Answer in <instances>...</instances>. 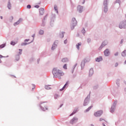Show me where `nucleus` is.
<instances>
[{
	"label": "nucleus",
	"instance_id": "nucleus-51",
	"mask_svg": "<svg viewBox=\"0 0 126 126\" xmlns=\"http://www.w3.org/2000/svg\"><path fill=\"white\" fill-rule=\"evenodd\" d=\"M103 126H106L104 124H103Z\"/></svg>",
	"mask_w": 126,
	"mask_h": 126
},
{
	"label": "nucleus",
	"instance_id": "nucleus-52",
	"mask_svg": "<svg viewBox=\"0 0 126 126\" xmlns=\"http://www.w3.org/2000/svg\"><path fill=\"white\" fill-rule=\"evenodd\" d=\"M117 1H120V0H117Z\"/></svg>",
	"mask_w": 126,
	"mask_h": 126
},
{
	"label": "nucleus",
	"instance_id": "nucleus-34",
	"mask_svg": "<svg viewBox=\"0 0 126 126\" xmlns=\"http://www.w3.org/2000/svg\"><path fill=\"white\" fill-rule=\"evenodd\" d=\"M27 8H29V9L31 8V5H27Z\"/></svg>",
	"mask_w": 126,
	"mask_h": 126
},
{
	"label": "nucleus",
	"instance_id": "nucleus-47",
	"mask_svg": "<svg viewBox=\"0 0 126 126\" xmlns=\"http://www.w3.org/2000/svg\"><path fill=\"white\" fill-rule=\"evenodd\" d=\"M0 63H1V60L0 59Z\"/></svg>",
	"mask_w": 126,
	"mask_h": 126
},
{
	"label": "nucleus",
	"instance_id": "nucleus-54",
	"mask_svg": "<svg viewBox=\"0 0 126 126\" xmlns=\"http://www.w3.org/2000/svg\"><path fill=\"white\" fill-rule=\"evenodd\" d=\"M35 36V35H33L32 36L34 37Z\"/></svg>",
	"mask_w": 126,
	"mask_h": 126
},
{
	"label": "nucleus",
	"instance_id": "nucleus-10",
	"mask_svg": "<svg viewBox=\"0 0 126 126\" xmlns=\"http://www.w3.org/2000/svg\"><path fill=\"white\" fill-rule=\"evenodd\" d=\"M87 62V61L86 60V59L84 60L81 64V66H82V67H84V65H85V62Z\"/></svg>",
	"mask_w": 126,
	"mask_h": 126
},
{
	"label": "nucleus",
	"instance_id": "nucleus-21",
	"mask_svg": "<svg viewBox=\"0 0 126 126\" xmlns=\"http://www.w3.org/2000/svg\"><path fill=\"white\" fill-rule=\"evenodd\" d=\"M39 34H40V35H43V34H44V31H43V30H40V31H39Z\"/></svg>",
	"mask_w": 126,
	"mask_h": 126
},
{
	"label": "nucleus",
	"instance_id": "nucleus-29",
	"mask_svg": "<svg viewBox=\"0 0 126 126\" xmlns=\"http://www.w3.org/2000/svg\"><path fill=\"white\" fill-rule=\"evenodd\" d=\"M114 111H115V109L113 107H111V113H114Z\"/></svg>",
	"mask_w": 126,
	"mask_h": 126
},
{
	"label": "nucleus",
	"instance_id": "nucleus-43",
	"mask_svg": "<svg viewBox=\"0 0 126 126\" xmlns=\"http://www.w3.org/2000/svg\"><path fill=\"white\" fill-rule=\"evenodd\" d=\"M71 73H73V69L71 71Z\"/></svg>",
	"mask_w": 126,
	"mask_h": 126
},
{
	"label": "nucleus",
	"instance_id": "nucleus-45",
	"mask_svg": "<svg viewBox=\"0 0 126 126\" xmlns=\"http://www.w3.org/2000/svg\"><path fill=\"white\" fill-rule=\"evenodd\" d=\"M84 2H85V0H83V3H84Z\"/></svg>",
	"mask_w": 126,
	"mask_h": 126
},
{
	"label": "nucleus",
	"instance_id": "nucleus-35",
	"mask_svg": "<svg viewBox=\"0 0 126 126\" xmlns=\"http://www.w3.org/2000/svg\"><path fill=\"white\" fill-rule=\"evenodd\" d=\"M104 11L105 12H106V11H108V9L107 8H105L104 9Z\"/></svg>",
	"mask_w": 126,
	"mask_h": 126
},
{
	"label": "nucleus",
	"instance_id": "nucleus-46",
	"mask_svg": "<svg viewBox=\"0 0 126 126\" xmlns=\"http://www.w3.org/2000/svg\"><path fill=\"white\" fill-rule=\"evenodd\" d=\"M114 104H115V105H116V104H117V101H115Z\"/></svg>",
	"mask_w": 126,
	"mask_h": 126
},
{
	"label": "nucleus",
	"instance_id": "nucleus-8",
	"mask_svg": "<svg viewBox=\"0 0 126 126\" xmlns=\"http://www.w3.org/2000/svg\"><path fill=\"white\" fill-rule=\"evenodd\" d=\"M104 56L106 57H108L109 55H110V51H109V49H106L104 52Z\"/></svg>",
	"mask_w": 126,
	"mask_h": 126
},
{
	"label": "nucleus",
	"instance_id": "nucleus-16",
	"mask_svg": "<svg viewBox=\"0 0 126 126\" xmlns=\"http://www.w3.org/2000/svg\"><path fill=\"white\" fill-rule=\"evenodd\" d=\"M122 56L123 57H126V50H124L122 53Z\"/></svg>",
	"mask_w": 126,
	"mask_h": 126
},
{
	"label": "nucleus",
	"instance_id": "nucleus-28",
	"mask_svg": "<svg viewBox=\"0 0 126 126\" xmlns=\"http://www.w3.org/2000/svg\"><path fill=\"white\" fill-rule=\"evenodd\" d=\"M19 55H21V54H22V50L19 49Z\"/></svg>",
	"mask_w": 126,
	"mask_h": 126
},
{
	"label": "nucleus",
	"instance_id": "nucleus-13",
	"mask_svg": "<svg viewBox=\"0 0 126 126\" xmlns=\"http://www.w3.org/2000/svg\"><path fill=\"white\" fill-rule=\"evenodd\" d=\"M67 85H68V82H67L64 85V86L63 87L62 89H61L60 90V91H63V90H64V88H65V86H66Z\"/></svg>",
	"mask_w": 126,
	"mask_h": 126
},
{
	"label": "nucleus",
	"instance_id": "nucleus-36",
	"mask_svg": "<svg viewBox=\"0 0 126 126\" xmlns=\"http://www.w3.org/2000/svg\"><path fill=\"white\" fill-rule=\"evenodd\" d=\"M67 43V40L66 39V40H65L64 41V44H66Z\"/></svg>",
	"mask_w": 126,
	"mask_h": 126
},
{
	"label": "nucleus",
	"instance_id": "nucleus-50",
	"mask_svg": "<svg viewBox=\"0 0 126 126\" xmlns=\"http://www.w3.org/2000/svg\"><path fill=\"white\" fill-rule=\"evenodd\" d=\"M1 19H2V16L0 17Z\"/></svg>",
	"mask_w": 126,
	"mask_h": 126
},
{
	"label": "nucleus",
	"instance_id": "nucleus-44",
	"mask_svg": "<svg viewBox=\"0 0 126 126\" xmlns=\"http://www.w3.org/2000/svg\"><path fill=\"white\" fill-rule=\"evenodd\" d=\"M52 50H54V46H52Z\"/></svg>",
	"mask_w": 126,
	"mask_h": 126
},
{
	"label": "nucleus",
	"instance_id": "nucleus-32",
	"mask_svg": "<svg viewBox=\"0 0 126 126\" xmlns=\"http://www.w3.org/2000/svg\"><path fill=\"white\" fill-rule=\"evenodd\" d=\"M19 23H20L19 21H18L16 23H15L14 25L15 26V25H17V24H19Z\"/></svg>",
	"mask_w": 126,
	"mask_h": 126
},
{
	"label": "nucleus",
	"instance_id": "nucleus-26",
	"mask_svg": "<svg viewBox=\"0 0 126 126\" xmlns=\"http://www.w3.org/2000/svg\"><path fill=\"white\" fill-rule=\"evenodd\" d=\"M28 43L24 42L22 44V46H26V45H28Z\"/></svg>",
	"mask_w": 126,
	"mask_h": 126
},
{
	"label": "nucleus",
	"instance_id": "nucleus-7",
	"mask_svg": "<svg viewBox=\"0 0 126 126\" xmlns=\"http://www.w3.org/2000/svg\"><path fill=\"white\" fill-rule=\"evenodd\" d=\"M78 121V119L77 118H73L71 121H70V124L71 125H73V124L76 123Z\"/></svg>",
	"mask_w": 126,
	"mask_h": 126
},
{
	"label": "nucleus",
	"instance_id": "nucleus-18",
	"mask_svg": "<svg viewBox=\"0 0 126 126\" xmlns=\"http://www.w3.org/2000/svg\"><path fill=\"white\" fill-rule=\"evenodd\" d=\"M93 106H90L86 110V112H89V111H90L91 109H92Z\"/></svg>",
	"mask_w": 126,
	"mask_h": 126
},
{
	"label": "nucleus",
	"instance_id": "nucleus-1",
	"mask_svg": "<svg viewBox=\"0 0 126 126\" xmlns=\"http://www.w3.org/2000/svg\"><path fill=\"white\" fill-rule=\"evenodd\" d=\"M53 74L54 75L58 76H63L64 73L61 70L58 69L57 68H54L53 70Z\"/></svg>",
	"mask_w": 126,
	"mask_h": 126
},
{
	"label": "nucleus",
	"instance_id": "nucleus-12",
	"mask_svg": "<svg viewBox=\"0 0 126 126\" xmlns=\"http://www.w3.org/2000/svg\"><path fill=\"white\" fill-rule=\"evenodd\" d=\"M93 73H94L93 69H91L90 70V72H89V76H92V75H93Z\"/></svg>",
	"mask_w": 126,
	"mask_h": 126
},
{
	"label": "nucleus",
	"instance_id": "nucleus-17",
	"mask_svg": "<svg viewBox=\"0 0 126 126\" xmlns=\"http://www.w3.org/2000/svg\"><path fill=\"white\" fill-rule=\"evenodd\" d=\"M79 46H81V43H79L76 45V48L78 50H79Z\"/></svg>",
	"mask_w": 126,
	"mask_h": 126
},
{
	"label": "nucleus",
	"instance_id": "nucleus-33",
	"mask_svg": "<svg viewBox=\"0 0 126 126\" xmlns=\"http://www.w3.org/2000/svg\"><path fill=\"white\" fill-rule=\"evenodd\" d=\"M60 37H61V38H63V33H62L60 34Z\"/></svg>",
	"mask_w": 126,
	"mask_h": 126
},
{
	"label": "nucleus",
	"instance_id": "nucleus-38",
	"mask_svg": "<svg viewBox=\"0 0 126 126\" xmlns=\"http://www.w3.org/2000/svg\"><path fill=\"white\" fill-rule=\"evenodd\" d=\"M118 65H119V63H116L115 64V66L117 67L118 66Z\"/></svg>",
	"mask_w": 126,
	"mask_h": 126
},
{
	"label": "nucleus",
	"instance_id": "nucleus-24",
	"mask_svg": "<svg viewBox=\"0 0 126 126\" xmlns=\"http://www.w3.org/2000/svg\"><path fill=\"white\" fill-rule=\"evenodd\" d=\"M45 89H47V90H49V89H51V88L49 86H45Z\"/></svg>",
	"mask_w": 126,
	"mask_h": 126
},
{
	"label": "nucleus",
	"instance_id": "nucleus-37",
	"mask_svg": "<svg viewBox=\"0 0 126 126\" xmlns=\"http://www.w3.org/2000/svg\"><path fill=\"white\" fill-rule=\"evenodd\" d=\"M118 55H119V53L116 52V53L114 54V56H118Z\"/></svg>",
	"mask_w": 126,
	"mask_h": 126
},
{
	"label": "nucleus",
	"instance_id": "nucleus-31",
	"mask_svg": "<svg viewBox=\"0 0 126 126\" xmlns=\"http://www.w3.org/2000/svg\"><path fill=\"white\" fill-rule=\"evenodd\" d=\"M11 45H12L13 46H14V45H15V42L14 41H11Z\"/></svg>",
	"mask_w": 126,
	"mask_h": 126
},
{
	"label": "nucleus",
	"instance_id": "nucleus-6",
	"mask_svg": "<svg viewBox=\"0 0 126 126\" xmlns=\"http://www.w3.org/2000/svg\"><path fill=\"white\" fill-rule=\"evenodd\" d=\"M108 44V42L107 41H104L102 44H101V45L100 46V47L98 48V50L99 51H100V50L101 49H103V48H104V47H105V46H106V45Z\"/></svg>",
	"mask_w": 126,
	"mask_h": 126
},
{
	"label": "nucleus",
	"instance_id": "nucleus-19",
	"mask_svg": "<svg viewBox=\"0 0 126 126\" xmlns=\"http://www.w3.org/2000/svg\"><path fill=\"white\" fill-rule=\"evenodd\" d=\"M54 9H55V10H56V11L58 13V7L57 6V5L54 6Z\"/></svg>",
	"mask_w": 126,
	"mask_h": 126
},
{
	"label": "nucleus",
	"instance_id": "nucleus-22",
	"mask_svg": "<svg viewBox=\"0 0 126 126\" xmlns=\"http://www.w3.org/2000/svg\"><path fill=\"white\" fill-rule=\"evenodd\" d=\"M63 68H64V69H67V66L66 65V64H65L63 66Z\"/></svg>",
	"mask_w": 126,
	"mask_h": 126
},
{
	"label": "nucleus",
	"instance_id": "nucleus-23",
	"mask_svg": "<svg viewBox=\"0 0 126 126\" xmlns=\"http://www.w3.org/2000/svg\"><path fill=\"white\" fill-rule=\"evenodd\" d=\"M76 113V110L74 111L72 113V114H71L70 115V117H71V116H73V115H74V114H75Z\"/></svg>",
	"mask_w": 126,
	"mask_h": 126
},
{
	"label": "nucleus",
	"instance_id": "nucleus-42",
	"mask_svg": "<svg viewBox=\"0 0 126 126\" xmlns=\"http://www.w3.org/2000/svg\"><path fill=\"white\" fill-rule=\"evenodd\" d=\"M28 41H29V39H26L25 40V42H28Z\"/></svg>",
	"mask_w": 126,
	"mask_h": 126
},
{
	"label": "nucleus",
	"instance_id": "nucleus-40",
	"mask_svg": "<svg viewBox=\"0 0 126 126\" xmlns=\"http://www.w3.org/2000/svg\"><path fill=\"white\" fill-rule=\"evenodd\" d=\"M32 89H35V86H34V85H32Z\"/></svg>",
	"mask_w": 126,
	"mask_h": 126
},
{
	"label": "nucleus",
	"instance_id": "nucleus-9",
	"mask_svg": "<svg viewBox=\"0 0 126 126\" xmlns=\"http://www.w3.org/2000/svg\"><path fill=\"white\" fill-rule=\"evenodd\" d=\"M83 9V7L80 5L78 6L77 10L78 11H79V12H80V13L82 12Z\"/></svg>",
	"mask_w": 126,
	"mask_h": 126
},
{
	"label": "nucleus",
	"instance_id": "nucleus-4",
	"mask_svg": "<svg viewBox=\"0 0 126 126\" xmlns=\"http://www.w3.org/2000/svg\"><path fill=\"white\" fill-rule=\"evenodd\" d=\"M126 21H122L119 24V28L123 29V28H126Z\"/></svg>",
	"mask_w": 126,
	"mask_h": 126
},
{
	"label": "nucleus",
	"instance_id": "nucleus-15",
	"mask_svg": "<svg viewBox=\"0 0 126 126\" xmlns=\"http://www.w3.org/2000/svg\"><path fill=\"white\" fill-rule=\"evenodd\" d=\"M67 62H68V59H67V58H63L62 60L63 63H67Z\"/></svg>",
	"mask_w": 126,
	"mask_h": 126
},
{
	"label": "nucleus",
	"instance_id": "nucleus-25",
	"mask_svg": "<svg viewBox=\"0 0 126 126\" xmlns=\"http://www.w3.org/2000/svg\"><path fill=\"white\" fill-rule=\"evenodd\" d=\"M16 61H19V55H17L16 56Z\"/></svg>",
	"mask_w": 126,
	"mask_h": 126
},
{
	"label": "nucleus",
	"instance_id": "nucleus-41",
	"mask_svg": "<svg viewBox=\"0 0 126 126\" xmlns=\"http://www.w3.org/2000/svg\"><path fill=\"white\" fill-rule=\"evenodd\" d=\"M39 5H35L34 7H36V8H39Z\"/></svg>",
	"mask_w": 126,
	"mask_h": 126
},
{
	"label": "nucleus",
	"instance_id": "nucleus-11",
	"mask_svg": "<svg viewBox=\"0 0 126 126\" xmlns=\"http://www.w3.org/2000/svg\"><path fill=\"white\" fill-rule=\"evenodd\" d=\"M101 61H103V58H102L101 57H100L95 59L96 62H101Z\"/></svg>",
	"mask_w": 126,
	"mask_h": 126
},
{
	"label": "nucleus",
	"instance_id": "nucleus-5",
	"mask_svg": "<svg viewBox=\"0 0 126 126\" xmlns=\"http://www.w3.org/2000/svg\"><path fill=\"white\" fill-rule=\"evenodd\" d=\"M103 114V111L99 110L97 111V112H95L94 113V116L95 117H100L101 116V115Z\"/></svg>",
	"mask_w": 126,
	"mask_h": 126
},
{
	"label": "nucleus",
	"instance_id": "nucleus-20",
	"mask_svg": "<svg viewBox=\"0 0 126 126\" xmlns=\"http://www.w3.org/2000/svg\"><path fill=\"white\" fill-rule=\"evenodd\" d=\"M4 47H5V44H3L0 45V48L1 49H2V48H4Z\"/></svg>",
	"mask_w": 126,
	"mask_h": 126
},
{
	"label": "nucleus",
	"instance_id": "nucleus-49",
	"mask_svg": "<svg viewBox=\"0 0 126 126\" xmlns=\"http://www.w3.org/2000/svg\"><path fill=\"white\" fill-rule=\"evenodd\" d=\"M45 18H47V16H45L44 17V19H45Z\"/></svg>",
	"mask_w": 126,
	"mask_h": 126
},
{
	"label": "nucleus",
	"instance_id": "nucleus-2",
	"mask_svg": "<svg viewBox=\"0 0 126 126\" xmlns=\"http://www.w3.org/2000/svg\"><path fill=\"white\" fill-rule=\"evenodd\" d=\"M40 107L43 111L48 110V103L46 102H41L40 104Z\"/></svg>",
	"mask_w": 126,
	"mask_h": 126
},
{
	"label": "nucleus",
	"instance_id": "nucleus-27",
	"mask_svg": "<svg viewBox=\"0 0 126 126\" xmlns=\"http://www.w3.org/2000/svg\"><path fill=\"white\" fill-rule=\"evenodd\" d=\"M11 7V5L10 4V3H9L8 4V8H9V9H10Z\"/></svg>",
	"mask_w": 126,
	"mask_h": 126
},
{
	"label": "nucleus",
	"instance_id": "nucleus-53",
	"mask_svg": "<svg viewBox=\"0 0 126 126\" xmlns=\"http://www.w3.org/2000/svg\"><path fill=\"white\" fill-rule=\"evenodd\" d=\"M125 63H126V61H125Z\"/></svg>",
	"mask_w": 126,
	"mask_h": 126
},
{
	"label": "nucleus",
	"instance_id": "nucleus-48",
	"mask_svg": "<svg viewBox=\"0 0 126 126\" xmlns=\"http://www.w3.org/2000/svg\"><path fill=\"white\" fill-rule=\"evenodd\" d=\"M84 106H86L85 102H84Z\"/></svg>",
	"mask_w": 126,
	"mask_h": 126
},
{
	"label": "nucleus",
	"instance_id": "nucleus-3",
	"mask_svg": "<svg viewBox=\"0 0 126 126\" xmlns=\"http://www.w3.org/2000/svg\"><path fill=\"white\" fill-rule=\"evenodd\" d=\"M77 24V22L75 19V18H73L72 19V24L71 26V29H74V26H76Z\"/></svg>",
	"mask_w": 126,
	"mask_h": 126
},
{
	"label": "nucleus",
	"instance_id": "nucleus-14",
	"mask_svg": "<svg viewBox=\"0 0 126 126\" xmlns=\"http://www.w3.org/2000/svg\"><path fill=\"white\" fill-rule=\"evenodd\" d=\"M39 13L40 15H43V14H44V8H41L40 9Z\"/></svg>",
	"mask_w": 126,
	"mask_h": 126
},
{
	"label": "nucleus",
	"instance_id": "nucleus-39",
	"mask_svg": "<svg viewBox=\"0 0 126 126\" xmlns=\"http://www.w3.org/2000/svg\"><path fill=\"white\" fill-rule=\"evenodd\" d=\"M99 121H100V122H102V121H104V120L102 118H100Z\"/></svg>",
	"mask_w": 126,
	"mask_h": 126
},
{
	"label": "nucleus",
	"instance_id": "nucleus-30",
	"mask_svg": "<svg viewBox=\"0 0 126 126\" xmlns=\"http://www.w3.org/2000/svg\"><path fill=\"white\" fill-rule=\"evenodd\" d=\"M13 20V17L12 16L10 17L9 18L10 21H12Z\"/></svg>",
	"mask_w": 126,
	"mask_h": 126
}]
</instances>
